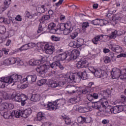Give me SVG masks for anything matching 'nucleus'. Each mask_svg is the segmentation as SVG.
Wrapping results in <instances>:
<instances>
[{"instance_id":"1","label":"nucleus","mask_w":126,"mask_h":126,"mask_svg":"<svg viewBox=\"0 0 126 126\" xmlns=\"http://www.w3.org/2000/svg\"><path fill=\"white\" fill-rule=\"evenodd\" d=\"M69 52L66 51L60 54L53 58V61H54V62L50 65V69L51 68L54 69L53 71H51L52 74L56 73V69H57L58 67H59L60 69H61V70L64 69V66L61 64L60 61H65V60H66V58L68 57H69Z\"/></svg>"},{"instance_id":"2","label":"nucleus","mask_w":126,"mask_h":126,"mask_svg":"<svg viewBox=\"0 0 126 126\" xmlns=\"http://www.w3.org/2000/svg\"><path fill=\"white\" fill-rule=\"evenodd\" d=\"M46 62H47V58L46 57H43L41 60L32 59L30 60L29 64L30 65H39L36 68L37 72L39 74H45L50 69V66L46 64H42ZM39 64L41 65H39Z\"/></svg>"},{"instance_id":"3","label":"nucleus","mask_w":126,"mask_h":126,"mask_svg":"<svg viewBox=\"0 0 126 126\" xmlns=\"http://www.w3.org/2000/svg\"><path fill=\"white\" fill-rule=\"evenodd\" d=\"M0 79L2 80L1 81L0 80V88H4V87H5V85L7 86L8 84L12 83V82L14 83L12 85H14L15 82L20 81V80L21 79V76L20 75L15 74L10 76L1 77Z\"/></svg>"},{"instance_id":"4","label":"nucleus","mask_w":126,"mask_h":126,"mask_svg":"<svg viewBox=\"0 0 126 126\" xmlns=\"http://www.w3.org/2000/svg\"><path fill=\"white\" fill-rule=\"evenodd\" d=\"M65 103V100L57 99L53 102H48L47 105H44L46 110L49 111H56L60 106H63Z\"/></svg>"},{"instance_id":"5","label":"nucleus","mask_w":126,"mask_h":126,"mask_svg":"<svg viewBox=\"0 0 126 126\" xmlns=\"http://www.w3.org/2000/svg\"><path fill=\"white\" fill-rule=\"evenodd\" d=\"M61 79H63V80L64 81L63 82H59L57 84L58 86L63 87V86L65 84V82H67V83H72L73 81H74V83H75V76L74 75V74L71 72L67 73L66 74L61 78Z\"/></svg>"},{"instance_id":"6","label":"nucleus","mask_w":126,"mask_h":126,"mask_svg":"<svg viewBox=\"0 0 126 126\" xmlns=\"http://www.w3.org/2000/svg\"><path fill=\"white\" fill-rule=\"evenodd\" d=\"M89 69L92 73L94 74L95 77H97L98 78L105 79V78H107V76H108V74H107L105 71L101 69H95L94 66L92 65L91 67H89Z\"/></svg>"},{"instance_id":"7","label":"nucleus","mask_w":126,"mask_h":126,"mask_svg":"<svg viewBox=\"0 0 126 126\" xmlns=\"http://www.w3.org/2000/svg\"><path fill=\"white\" fill-rule=\"evenodd\" d=\"M124 111V105H118L115 106H108L104 110L106 114H119Z\"/></svg>"},{"instance_id":"8","label":"nucleus","mask_w":126,"mask_h":126,"mask_svg":"<svg viewBox=\"0 0 126 126\" xmlns=\"http://www.w3.org/2000/svg\"><path fill=\"white\" fill-rule=\"evenodd\" d=\"M98 103L100 105V113H102V114H105V113H106L105 112V110H106V109H107L108 107L110 106L109 105V102H108V100H107V99H105V98H101L99 100V102Z\"/></svg>"},{"instance_id":"9","label":"nucleus","mask_w":126,"mask_h":126,"mask_svg":"<svg viewBox=\"0 0 126 126\" xmlns=\"http://www.w3.org/2000/svg\"><path fill=\"white\" fill-rule=\"evenodd\" d=\"M44 52L47 55H53L55 52V46L52 43H47L44 45Z\"/></svg>"},{"instance_id":"10","label":"nucleus","mask_w":126,"mask_h":126,"mask_svg":"<svg viewBox=\"0 0 126 126\" xmlns=\"http://www.w3.org/2000/svg\"><path fill=\"white\" fill-rule=\"evenodd\" d=\"M76 66L77 68H83V67H88L89 69V67L92 66L91 63H89L86 59L84 60H81L79 61L76 64Z\"/></svg>"},{"instance_id":"11","label":"nucleus","mask_w":126,"mask_h":126,"mask_svg":"<svg viewBox=\"0 0 126 126\" xmlns=\"http://www.w3.org/2000/svg\"><path fill=\"white\" fill-rule=\"evenodd\" d=\"M84 43V39L82 38H79L77 40L71 41L69 43V46L71 48H79L81 47L82 44Z\"/></svg>"},{"instance_id":"12","label":"nucleus","mask_w":126,"mask_h":126,"mask_svg":"<svg viewBox=\"0 0 126 126\" xmlns=\"http://www.w3.org/2000/svg\"><path fill=\"white\" fill-rule=\"evenodd\" d=\"M14 57H10L9 58H6L3 60L2 61L0 62V66L1 65H4V66L11 65L12 64H14Z\"/></svg>"},{"instance_id":"13","label":"nucleus","mask_w":126,"mask_h":126,"mask_svg":"<svg viewBox=\"0 0 126 126\" xmlns=\"http://www.w3.org/2000/svg\"><path fill=\"white\" fill-rule=\"evenodd\" d=\"M22 79V76H21V79L19 81L17 82H20L21 83L25 82V81H27L29 83H31V82H35L36 81V79H37V76L35 75H28L25 78L23 79V81L21 80Z\"/></svg>"},{"instance_id":"14","label":"nucleus","mask_w":126,"mask_h":126,"mask_svg":"<svg viewBox=\"0 0 126 126\" xmlns=\"http://www.w3.org/2000/svg\"><path fill=\"white\" fill-rule=\"evenodd\" d=\"M7 108L11 110L14 108V106L12 104L7 102L0 104V111H4V110H6Z\"/></svg>"},{"instance_id":"15","label":"nucleus","mask_w":126,"mask_h":126,"mask_svg":"<svg viewBox=\"0 0 126 126\" xmlns=\"http://www.w3.org/2000/svg\"><path fill=\"white\" fill-rule=\"evenodd\" d=\"M10 3H11V0H5L4 1V5L1 6L0 8V13H2L4 10L7 9L10 5Z\"/></svg>"},{"instance_id":"16","label":"nucleus","mask_w":126,"mask_h":126,"mask_svg":"<svg viewBox=\"0 0 126 126\" xmlns=\"http://www.w3.org/2000/svg\"><path fill=\"white\" fill-rule=\"evenodd\" d=\"M100 101H97L96 102H89L88 104V106L90 109H97L98 110H99V111H101L100 106H101V104L99 103Z\"/></svg>"},{"instance_id":"17","label":"nucleus","mask_w":126,"mask_h":126,"mask_svg":"<svg viewBox=\"0 0 126 126\" xmlns=\"http://www.w3.org/2000/svg\"><path fill=\"white\" fill-rule=\"evenodd\" d=\"M79 55H80L79 51L76 49H74L71 52L70 59L71 60H76V59H77V57H78Z\"/></svg>"},{"instance_id":"18","label":"nucleus","mask_w":126,"mask_h":126,"mask_svg":"<svg viewBox=\"0 0 126 126\" xmlns=\"http://www.w3.org/2000/svg\"><path fill=\"white\" fill-rule=\"evenodd\" d=\"M104 37H108L107 35H97L95 36L93 39V42L95 45H97V44H99V42L104 38Z\"/></svg>"},{"instance_id":"19","label":"nucleus","mask_w":126,"mask_h":126,"mask_svg":"<svg viewBox=\"0 0 126 126\" xmlns=\"http://www.w3.org/2000/svg\"><path fill=\"white\" fill-rule=\"evenodd\" d=\"M111 49L113 52H115L118 54H121V53H123V48L119 45L111 46Z\"/></svg>"},{"instance_id":"20","label":"nucleus","mask_w":126,"mask_h":126,"mask_svg":"<svg viewBox=\"0 0 126 126\" xmlns=\"http://www.w3.org/2000/svg\"><path fill=\"white\" fill-rule=\"evenodd\" d=\"M121 101L116 100L115 102V104H119V105H123V108H125V106H126V96L124 95H121Z\"/></svg>"},{"instance_id":"21","label":"nucleus","mask_w":126,"mask_h":126,"mask_svg":"<svg viewBox=\"0 0 126 126\" xmlns=\"http://www.w3.org/2000/svg\"><path fill=\"white\" fill-rule=\"evenodd\" d=\"M48 28L49 29L50 33L52 34H55L57 31V29H56V24L54 23L49 24Z\"/></svg>"},{"instance_id":"22","label":"nucleus","mask_w":126,"mask_h":126,"mask_svg":"<svg viewBox=\"0 0 126 126\" xmlns=\"http://www.w3.org/2000/svg\"><path fill=\"white\" fill-rule=\"evenodd\" d=\"M12 116L13 117H15L17 119L20 118V117H23V111L21 110H16L13 111L12 112Z\"/></svg>"},{"instance_id":"23","label":"nucleus","mask_w":126,"mask_h":126,"mask_svg":"<svg viewBox=\"0 0 126 126\" xmlns=\"http://www.w3.org/2000/svg\"><path fill=\"white\" fill-rule=\"evenodd\" d=\"M31 114H32V109L29 108L24 111H23V118H28Z\"/></svg>"},{"instance_id":"24","label":"nucleus","mask_w":126,"mask_h":126,"mask_svg":"<svg viewBox=\"0 0 126 126\" xmlns=\"http://www.w3.org/2000/svg\"><path fill=\"white\" fill-rule=\"evenodd\" d=\"M77 75L79 77V78H81L83 80H85L88 78V76H87V73L86 71L84 72H79L77 73Z\"/></svg>"},{"instance_id":"25","label":"nucleus","mask_w":126,"mask_h":126,"mask_svg":"<svg viewBox=\"0 0 126 126\" xmlns=\"http://www.w3.org/2000/svg\"><path fill=\"white\" fill-rule=\"evenodd\" d=\"M41 99V96L39 94H32L31 98L33 102H39Z\"/></svg>"},{"instance_id":"26","label":"nucleus","mask_w":126,"mask_h":126,"mask_svg":"<svg viewBox=\"0 0 126 126\" xmlns=\"http://www.w3.org/2000/svg\"><path fill=\"white\" fill-rule=\"evenodd\" d=\"M45 119V113L39 112L37 113L36 116V120L38 122H40L41 121H42V120H44Z\"/></svg>"},{"instance_id":"27","label":"nucleus","mask_w":126,"mask_h":126,"mask_svg":"<svg viewBox=\"0 0 126 126\" xmlns=\"http://www.w3.org/2000/svg\"><path fill=\"white\" fill-rule=\"evenodd\" d=\"M81 97V96L80 95L78 97H74L73 98H71L69 100L68 102L71 103V104H76V103L80 101Z\"/></svg>"},{"instance_id":"28","label":"nucleus","mask_w":126,"mask_h":126,"mask_svg":"<svg viewBox=\"0 0 126 126\" xmlns=\"http://www.w3.org/2000/svg\"><path fill=\"white\" fill-rule=\"evenodd\" d=\"M78 111L79 113H87V112H89V111H90V109L89 108V106L85 107L81 106L78 108Z\"/></svg>"},{"instance_id":"29","label":"nucleus","mask_w":126,"mask_h":126,"mask_svg":"<svg viewBox=\"0 0 126 126\" xmlns=\"http://www.w3.org/2000/svg\"><path fill=\"white\" fill-rule=\"evenodd\" d=\"M45 5L39 6L36 8V10L38 13H44L46 11V8Z\"/></svg>"},{"instance_id":"30","label":"nucleus","mask_w":126,"mask_h":126,"mask_svg":"<svg viewBox=\"0 0 126 126\" xmlns=\"http://www.w3.org/2000/svg\"><path fill=\"white\" fill-rule=\"evenodd\" d=\"M90 24L88 22H83L82 24V32H86L88 27H89Z\"/></svg>"},{"instance_id":"31","label":"nucleus","mask_w":126,"mask_h":126,"mask_svg":"<svg viewBox=\"0 0 126 126\" xmlns=\"http://www.w3.org/2000/svg\"><path fill=\"white\" fill-rule=\"evenodd\" d=\"M2 97L5 100H8L10 99H13V95L9 94H8L4 92L3 93Z\"/></svg>"},{"instance_id":"32","label":"nucleus","mask_w":126,"mask_h":126,"mask_svg":"<svg viewBox=\"0 0 126 126\" xmlns=\"http://www.w3.org/2000/svg\"><path fill=\"white\" fill-rule=\"evenodd\" d=\"M25 15L26 17H27V18L32 19L33 17H35V16H37V14L35 13L32 14H31V13L29 12L28 11H27L25 12Z\"/></svg>"},{"instance_id":"33","label":"nucleus","mask_w":126,"mask_h":126,"mask_svg":"<svg viewBox=\"0 0 126 126\" xmlns=\"http://www.w3.org/2000/svg\"><path fill=\"white\" fill-rule=\"evenodd\" d=\"M62 119H63V120H64L66 125H71V122L70 121V118H69V117H68L65 115H64V116H62Z\"/></svg>"},{"instance_id":"34","label":"nucleus","mask_w":126,"mask_h":126,"mask_svg":"<svg viewBox=\"0 0 126 126\" xmlns=\"http://www.w3.org/2000/svg\"><path fill=\"white\" fill-rule=\"evenodd\" d=\"M3 117V118H4V119H12L13 118L12 112V113H10L9 112H4Z\"/></svg>"},{"instance_id":"35","label":"nucleus","mask_w":126,"mask_h":126,"mask_svg":"<svg viewBox=\"0 0 126 126\" xmlns=\"http://www.w3.org/2000/svg\"><path fill=\"white\" fill-rule=\"evenodd\" d=\"M14 64L17 63L18 65H23L24 64V63H23V61L20 59L19 58H14Z\"/></svg>"},{"instance_id":"36","label":"nucleus","mask_w":126,"mask_h":126,"mask_svg":"<svg viewBox=\"0 0 126 126\" xmlns=\"http://www.w3.org/2000/svg\"><path fill=\"white\" fill-rule=\"evenodd\" d=\"M48 84L49 86H50L52 88H56V87H58V83L54 81H49Z\"/></svg>"},{"instance_id":"37","label":"nucleus","mask_w":126,"mask_h":126,"mask_svg":"<svg viewBox=\"0 0 126 126\" xmlns=\"http://www.w3.org/2000/svg\"><path fill=\"white\" fill-rule=\"evenodd\" d=\"M0 22L4 23V24H10V20L6 18L0 17Z\"/></svg>"},{"instance_id":"38","label":"nucleus","mask_w":126,"mask_h":126,"mask_svg":"<svg viewBox=\"0 0 126 126\" xmlns=\"http://www.w3.org/2000/svg\"><path fill=\"white\" fill-rule=\"evenodd\" d=\"M105 36V37L109 38L110 39H115V38H117V31H115L114 32H112L110 34H109L108 36Z\"/></svg>"},{"instance_id":"39","label":"nucleus","mask_w":126,"mask_h":126,"mask_svg":"<svg viewBox=\"0 0 126 126\" xmlns=\"http://www.w3.org/2000/svg\"><path fill=\"white\" fill-rule=\"evenodd\" d=\"M27 50H28V48L27 47V45L25 44L23 45L22 47L19 48V49L16 50V53H18V52H22L23 51H26Z\"/></svg>"},{"instance_id":"40","label":"nucleus","mask_w":126,"mask_h":126,"mask_svg":"<svg viewBox=\"0 0 126 126\" xmlns=\"http://www.w3.org/2000/svg\"><path fill=\"white\" fill-rule=\"evenodd\" d=\"M94 59H95V55L89 54L87 56V58L86 59V60L89 63H90V61H92V60H94Z\"/></svg>"},{"instance_id":"41","label":"nucleus","mask_w":126,"mask_h":126,"mask_svg":"<svg viewBox=\"0 0 126 126\" xmlns=\"http://www.w3.org/2000/svg\"><path fill=\"white\" fill-rule=\"evenodd\" d=\"M86 121V118L82 116H80L77 119V122L79 124H84Z\"/></svg>"},{"instance_id":"42","label":"nucleus","mask_w":126,"mask_h":126,"mask_svg":"<svg viewBox=\"0 0 126 126\" xmlns=\"http://www.w3.org/2000/svg\"><path fill=\"white\" fill-rule=\"evenodd\" d=\"M57 31L60 30V31H63L65 29V26L64 23H61L57 26Z\"/></svg>"},{"instance_id":"43","label":"nucleus","mask_w":126,"mask_h":126,"mask_svg":"<svg viewBox=\"0 0 126 126\" xmlns=\"http://www.w3.org/2000/svg\"><path fill=\"white\" fill-rule=\"evenodd\" d=\"M48 19H50V16L44 15L42 17L39 21L40 23H43V22L46 21V20H48Z\"/></svg>"},{"instance_id":"44","label":"nucleus","mask_w":126,"mask_h":126,"mask_svg":"<svg viewBox=\"0 0 126 126\" xmlns=\"http://www.w3.org/2000/svg\"><path fill=\"white\" fill-rule=\"evenodd\" d=\"M65 29L73 30V28L71 27V23L70 22H68L65 24Z\"/></svg>"},{"instance_id":"45","label":"nucleus","mask_w":126,"mask_h":126,"mask_svg":"<svg viewBox=\"0 0 126 126\" xmlns=\"http://www.w3.org/2000/svg\"><path fill=\"white\" fill-rule=\"evenodd\" d=\"M46 82H47L46 79H41L37 82V85H38V86H42V85L45 84Z\"/></svg>"},{"instance_id":"46","label":"nucleus","mask_w":126,"mask_h":126,"mask_svg":"<svg viewBox=\"0 0 126 126\" xmlns=\"http://www.w3.org/2000/svg\"><path fill=\"white\" fill-rule=\"evenodd\" d=\"M26 45L28 48V50L29 49H32V48H34V47H36V43L34 42L29 43Z\"/></svg>"},{"instance_id":"47","label":"nucleus","mask_w":126,"mask_h":126,"mask_svg":"<svg viewBox=\"0 0 126 126\" xmlns=\"http://www.w3.org/2000/svg\"><path fill=\"white\" fill-rule=\"evenodd\" d=\"M51 39L53 42H59V41H61V38L60 37L56 36L55 35L51 36Z\"/></svg>"},{"instance_id":"48","label":"nucleus","mask_w":126,"mask_h":126,"mask_svg":"<svg viewBox=\"0 0 126 126\" xmlns=\"http://www.w3.org/2000/svg\"><path fill=\"white\" fill-rule=\"evenodd\" d=\"M91 92H92V91H91V90H89L88 89H87V88H86L85 89H84V90H82V92H80V93H81V95H85V94H87V93H88V94L91 93Z\"/></svg>"},{"instance_id":"49","label":"nucleus","mask_w":126,"mask_h":126,"mask_svg":"<svg viewBox=\"0 0 126 126\" xmlns=\"http://www.w3.org/2000/svg\"><path fill=\"white\" fill-rule=\"evenodd\" d=\"M6 31V29L4 26H0V34H4Z\"/></svg>"},{"instance_id":"50","label":"nucleus","mask_w":126,"mask_h":126,"mask_svg":"<svg viewBox=\"0 0 126 126\" xmlns=\"http://www.w3.org/2000/svg\"><path fill=\"white\" fill-rule=\"evenodd\" d=\"M14 101L16 102H21V95H18V94H16L14 97Z\"/></svg>"},{"instance_id":"51","label":"nucleus","mask_w":126,"mask_h":126,"mask_svg":"<svg viewBox=\"0 0 126 126\" xmlns=\"http://www.w3.org/2000/svg\"><path fill=\"white\" fill-rule=\"evenodd\" d=\"M100 19H96L92 21V24L93 25H99Z\"/></svg>"},{"instance_id":"52","label":"nucleus","mask_w":126,"mask_h":126,"mask_svg":"<svg viewBox=\"0 0 126 126\" xmlns=\"http://www.w3.org/2000/svg\"><path fill=\"white\" fill-rule=\"evenodd\" d=\"M63 31L64 35H68L69 33L72 31V30L68 29H65Z\"/></svg>"},{"instance_id":"53","label":"nucleus","mask_w":126,"mask_h":126,"mask_svg":"<svg viewBox=\"0 0 126 126\" xmlns=\"http://www.w3.org/2000/svg\"><path fill=\"white\" fill-rule=\"evenodd\" d=\"M20 96H21V101H27V99H28V97L27 96V95L24 94H21Z\"/></svg>"},{"instance_id":"54","label":"nucleus","mask_w":126,"mask_h":126,"mask_svg":"<svg viewBox=\"0 0 126 126\" xmlns=\"http://www.w3.org/2000/svg\"><path fill=\"white\" fill-rule=\"evenodd\" d=\"M78 36V32H72L70 35V37L71 39H74L75 38H76Z\"/></svg>"},{"instance_id":"55","label":"nucleus","mask_w":126,"mask_h":126,"mask_svg":"<svg viewBox=\"0 0 126 126\" xmlns=\"http://www.w3.org/2000/svg\"><path fill=\"white\" fill-rule=\"evenodd\" d=\"M53 124L52 123L49 122H47L43 123L41 126H53Z\"/></svg>"},{"instance_id":"56","label":"nucleus","mask_w":126,"mask_h":126,"mask_svg":"<svg viewBox=\"0 0 126 126\" xmlns=\"http://www.w3.org/2000/svg\"><path fill=\"white\" fill-rule=\"evenodd\" d=\"M105 63H108L111 62V58L109 57H105L104 59Z\"/></svg>"},{"instance_id":"57","label":"nucleus","mask_w":126,"mask_h":126,"mask_svg":"<svg viewBox=\"0 0 126 126\" xmlns=\"http://www.w3.org/2000/svg\"><path fill=\"white\" fill-rule=\"evenodd\" d=\"M87 98L89 101H92V100H93V94H88L87 95Z\"/></svg>"},{"instance_id":"58","label":"nucleus","mask_w":126,"mask_h":126,"mask_svg":"<svg viewBox=\"0 0 126 126\" xmlns=\"http://www.w3.org/2000/svg\"><path fill=\"white\" fill-rule=\"evenodd\" d=\"M117 59H120V58H126V53H121L117 55Z\"/></svg>"},{"instance_id":"59","label":"nucleus","mask_w":126,"mask_h":126,"mask_svg":"<svg viewBox=\"0 0 126 126\" xmlns=\"http://www.w3.org/2000/svg\"><path fill=\"white\" fill-rule=\"evenodd\" d=\"M2 52H3L4 53L5 55H8V53L9 52V49L5 48H3L2 49Z\"/></svg>"},{"instance_id":"60","label":"nucleus","mask_w":126,"mask_h":126,"mask_svg":"<svg viewBox=\"0 0 126 126\" xmlns=\"http://www.w3.org/2000/svg\"><path fill=\"white\" fill-rule=\"evenodd\" d=\"M102 125H108L110 123V120L108 119H104L101 122Z\"/></svg>"},{"instance_id":"61","label":"nucleus","mask_w":126,"mask_h":126,"mask_svg":"<svg viewBox=\"0 0 126 126\" xmlns=\"http://www.w3.org/2000/svg\"><path fill=\"white\" fill-rule=\"evenodd\" d=\"M92 85H94V83L93 82H91L89 83L88 87L86 88L88 89L89 90H91V87Z\"/></svg>"},{"instance_id":"62","label":"nucleus","mask_w":126,"mask_h":126,"mask_svg":"<svg viewBox=\"0 0 126 126\" xmlns=\"http://www.w3.org/2000/svg\"><path fill=\"white\" fill-rule=\"evenodd\" d=\"M15 20L17 21H21L22 20V18H21V16L20 15H18L15 18Z\"/></svg>"},{"instance_id":"63","label":"nucleus","mask_w":126,"mask_h":126,"mask_svg":"<svg viewBox=\"0 0 126 126\" xmlns=\"http://www.w3.org/2000/svg\"><path fill=\"white\" fill-rule=\"evenodd\" d=\"M63 0H59V1L55 4V5H56V6H60V5L63 3Z\"/></svg>"},{"instance_id":"64","label":"nucleus","mask_w":126,"mask_h":126,"mask_svg":"<svg viewBox=\"0 0 126 126\" xmlns=\"http://www.w3.org/2000/svg\"><path fill=\"white\" fill-rule=\"evenodd\" d=\"M48 14H49V16H50V17H52V16H53V15H54V12L52 10H49L48 11Z\"/></svg>"}]
</instances>
